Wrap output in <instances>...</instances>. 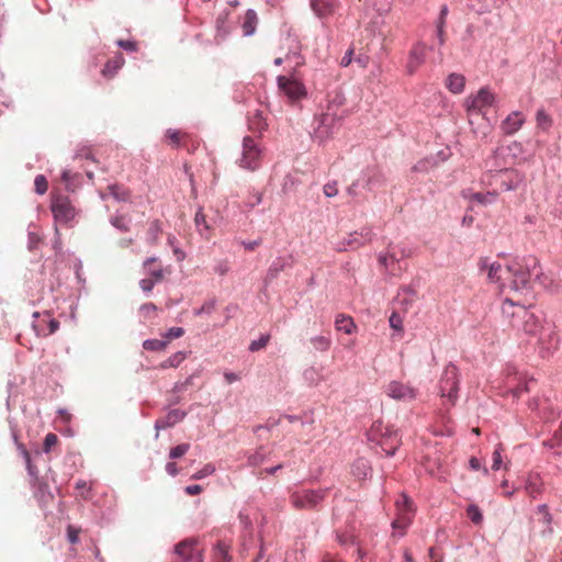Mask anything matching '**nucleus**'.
I'll return each mask as SVG.
<instances>
[{
    "label": "nucleus",
    "instance_id": "nucleus-14",
    "mask_svg": "<svg viewBox=\"0 0 562 562\" xmlns=\"http://www.w3.org/2000/svg\"><path fill=\"white\" fill-rule=\"evenodd\" d=\"M385 393L389 397L402 402L413 401L417 395L416 389L400 381H391L385 386Z\"/></svg>",
    "mask_w": 562,
    "mask_h": 562
},
{
    "label": "nucleus",
    "instance_id": "nucleus-63",
    "mask_svg": "<svg viewBox=\"0 0 562 562\" xmlns=\"http://www.w3.org/2000/svg\"><path fill=\"white\" fill-rule=\"evenodd\" d=\"M192 382H193V376H189L184 381H179V382L175 383V385L172 387V392H175V393L183 392L188 389V386H190L192 384Z\"/></svg>",
    "mask_w": 562,
    "mask_h": 562
},
{
    "label": "nucleus",
    "instance_id": "nucleus-56",
    "mask_svg": "<svg viewBox=\"0 0 562 562\" xmlns=\"http://www.w3.org/2000/svg\"><path fill=\"white\" fill-rule=\"evenodd\" d=\"M110 222L115 228H117L121 232H127L130 228L127 222L125 221V217L121 215H115L111 217Z\"/></svg>",
    "mask_w": 562,
    "mask_h": 562
},
{
    "label": "nucleus",
    "instance_id": "nucleus-54",
    "mask_svg": "<svg viewBox=\"0 0 562 562\" xmlns=\"http://www.w3.org/2000/svg\"><path fill=\"white\" fill-rule=\"evenodd\" d=\"M35 192L40 195L44 194L47 191V180L43 175H38L34 180Z\"/></svg>",
    "mask_w": 562,
    "mask_h": 562
},
{
    "label": "nucleus",
    "instance_id": "nucleus-27",
    "mask_svg": "<svg viewBox=\"0 0 562 562\" xmlns=\"http://www.w3.org/2000/svg\"><path fill=\"white\" fill-rule=\"evenodd\" d=\"M371 464L364 458L357 459L352 464V474L359 480H364L369 477L371 475Z\"/></svg>",
    "mask_w": 562,
    "mask_h": 562
},
{
    "label": "nucleus",
    "instance_id": "nucleus-8",
    "mask_svg": "<svg viewBox=\"0 0 562 562\" xmlns=\"http://www.w3.org/2000/svg\"><path fill=\"white\" fill-rule=\"evenodd\" d=\"M512 315V325L529 335H538L543 325L541 317L525 306H518L517 312Z\"/></svg>",
    "mask_w": 562,
    "mask_h": 562
},
{
    "label": "nucleus",
    "instance_id": "nucleus-37",
    "mask_svg": "<svg viewBox=\"0 0 562 562\" xmlns=\"http://www.w3.org/2000/svg\"><path fill=\"white\" fill-rule=\"evenodd\" d=\"M311 344L317 351H327L330 348L331 339L329 336L318 335L311 338Z\"/></svg>",
    "mask_w": 562,
    "mask_h": 562
},
{
    "label": "nucleus",
    "instance_id": "nucleus-46",
    "mask_svg": "<svg viewBox=\"0 0 562 562\" xmlns=\"http://www.w3.org/2000/svg\"><path fill=\"white\" fill-rule=\"evenodd\" d=\"M79 173H74L70 169H64L61 171V180L66 186L67 190H72L75 181L79 178Z\"/></svg>",
    "mask_w": 562,
    "mask_h": 562
},
{
    "label": "nucleus",
    "instance_id": "nucleus-13",
    "mask_svg": "<svg viewBox=\"0 0 562 562\" xmlns=\"http://www.w3.org/2000/svg\"><path fill=\"white\" fill-rule=\"evenodd\" d=\"M396 508L398 512V517L392 522V527L394 529H405L412 521L414 513L413 502L407 495L402 494L401 497L396 501Z\"/></svg>",
    "mask_w": 562,
    "mask_h": 562
},
{
    "label": "nucleus",
    "instance_id": "nucleus-49",
    "mask_svg": "<svg viewBox=\"0 0 562 562\" xmlns=\"http://www.w3.org/2000/svg\"><path fill=\"white\" fill-rule=\"evenodd\" d=\"M266 459V452L262 447H260L255 453H252L248 458V464L252 467L260 465Z\"/></svg>",
    "mask_w": 562,
    "mask_h": 562
},
{
    "label": "nucleus",
    "instance_id": "nucleus-60",
    "mask_svg": "<svg viewBox=\"0 0 562 562\" xmlns=\"http://www.w3.org/2000/svg\"><path fill=\"white\" fill-rule=\"evenodd\" d=\"M533 382V379H530L529 381H525L524 383H519L516 387L510 390V393L513 394V397L518 398L522 392L529 391V384Z\"/></svg>",
    "mask_w": 562,
    "mask_h": 562
},
{
    "label": "nucleus",
    "instance_id": "nucleus-9",
    "mask_svg": "<svg viewBox=\"0 0 562 562\" xmlns=\"http://www.w3.org/2000/svg\"><path fill=\"white\" fill-rule=\"evenodd\" d=\"M261 148L256 139L250 136L243 138L241 157L238 159V166L246 170H256L260 166Z\"/></svg>",
    "mask_w": 562,
    "mask_h": 562
},
{
    "label": "nucleus",
    "instance_id": "nucleus-44",
    "mask_svg": "<svg viewBox=\"0 0 562 562\" xmlns=\"http://www.w3.org/2000/svg\"><path fill=\"white\" fill-rule=\"evenodd\" d=\"M143 347L148 351H161L167 347V340L146 339L143 342Z\"/></svg>",
    "mask_w": 562,
    "mask_h": 562
},
{
    "label": "nucleus",
    "instance_id": "nucleus-4",
    "mask_svg": "<svg viewBox=\"0 0 562 562\" xmlns=\"http://www.w3.org/2000/svg\"><path fill=\"white\" fill-rule=\"evenodd\" d=\"M344 116V111H333V105L327 106L326 111L315 119L313 136L321 143L328 139L338 128Z\"/></svg>",
    "mask_w": 562,
    "mask_h": 562
},
{
    "label": "nucleus",
    "instance_id": "nucleus-7",
    "mask_svg": "<svg viewBox=\"0 0 562 562\" xmlns=\"http://www.w3.org/2000/svg\"><path fill=\"white\" fill-rule=\"evenodd\" d=\"M373 232L370 227H363L348 234L347 237L333 244V249L337 252L355 251L364 245L371 243Z\"/></svg>",
    "mask_w": 562,
    "mask_h": 562
},
{
    "label": "nucleus",
    "instance_id": "nucleus-32",
    "mask_svg": "<svg viewBox=\"0 0 562 562\" xmlns=\"http://www.w3.org/2000/svg\"><path fill=\"white\" fill-rule=\"evenodd\" d=\"M257 14L252 9H248L243 22V32L245 36H251L256 31Z\"/></svg>",
    "mask_w": 562,
    "mask_h": 562
},
{
    "label": "nucleus",
    "instance_id": "nucleus-20",
    "mask_svg": "<svg viewBox=\"0 0 562 562\" xmlns=\"http://www.w3.org/2000/svg\"><path fill=\"white\" fill-rule=\"evenodd\" d=\"M292 266V257H277L269 266L266 277L263 279V285L267 288L274 279L278 278L279 273L285 268Z\"/></svg>",
    "mask_w": 562,
    "mask_h": 562
},
{
    "label": "nucleus",
    "instance_id": "nucleus-28",
    "mask_svg": "<svg viewBox=\"0 0 562 562\" xmlns=\"http://www.w3.org/2000/svg\"><path fill=\"white\" fill-rule=\"evenodd\" d=\"M335 328L347 335H351L356 329V324L350 316L338 314L335 319Z\"/></svg>",
    "mask_w": 562,
    "mask_h": 562
},
{
    "label": "nucleus",
    "instance_id": "nucleus-21",
    "mask_svg": "<svg viewBox=\"0 0 562 562\" xmlns=\"http://www.w3.org/2000/svg\"><path fill=\"white\" fill-rule=\"evenodd\" d=\"M525 121L526 117L522 112L514 111L502 121L501 130L505 135H514L520 130Z\"/></svg>",
    "mask_w": 562,
    "mask_h": 562
},
{
    "label": "nucleus",
    "instance_id": "nucleus-3",
    "mask_svg": "<svg viewBox=\"0 0 562 562\" xmlns=\"http://www.w3.org/2000/svg\"><path fill=\"white\" fill-rule=\"evenodd\" d=\"M524 179V175L518 170L505 168L494 172L488 170L483 178V182L502 191H514L519 188Z\"/></svg>",
    "mask_w": 562,
    "mask_h": 562
},
{
    "label": "nucleus",
    "instance_id": "nucleus-58",
    "mask_svg": "<svg viewBox=\"0 0 562 562\" xmlns=\"http://www.w3.org/2000/svg\"><path fill=\"white\" fill-rule=\"evenodd\" d=\"M285 60L286 61H293L294 63V67H300L305 61L304 57L299 53V50L289 52L285 55Z\"/></svg>",
    "mask_w": 562,
    "mask_h": 562
},
{
    "label": "nucleus",
    "instance_id": "nucleus-55",
    "mask_svg": "<svg viewBox=\"0 0 562 562\" xmlns=\"http://www.w3.org/2000/svg\"><path fill=\"white\" fill-rule=\"evenodd\" d=\"M391 328L402 331L403 330V318L397 312H393L389 318Z\"/></svg>",
    "mask_w": 562,
    "mask_h": 562
},
{
    "label": "nucleus",
    "instance_id": "nucleus-26",
    "mask_svg": "<svg viewBox=\"0 0 562 562\" xmlns=\"http://www.w3.org/2000/svg\"><path fill=\"white\" fill-rule=\"evenodd\" d=\"M464 86L465 78L463 75L458 72H451L446 80L447 89L454 94L463 92Z\"/></svg>",
    "mask_w": 562,
    "mask_h": 562
},
{
    "label": "nucleus",
    "instance_id": "nucleus-64",
    "mask_svg": "<svg viewBox=\"0 0 562 562\" xmlns=\"http://www.w3.org/2000/svg\"><path fill=\"white\" fill-rule=\"evenodd\" d=\"M323 191L327 198L336 196L338 194L337 183L335 181L326 183Z\"/></svg>",
    "mask_w": 562,
    "mask_h": 562
},
{
    "label": "nucleus",
    "instance_id": "nucleus-16",
    "mask_svg": "<svg viewBox=\"0 0 562 562\" xmlns=\"http://www.w3.org/2000/svg\"><path fill=\"white\" fill-rule=\"evenodd\" d=\"M175 552L184 561V562H202L201 551L196 547V541L193 539H187L179 542L175 547Z\"/></svg>",
    "mask_w": 562,
    "mask_h": 562
},
{
    "label": "nucleus",
    "instance_id": "nucleus-43",
    "mask_svg": "<svg viewBox=\"0 0 562 562\" xmlns=\"http://www.w3.org/2000/svg\"><path fill=\"white\" fill-rule=\"evenodd\" d=\"M217 305V301L215 297H212L203 303V305L199 308L193 310V314L195 316H201L203 314H212Z\"/></svg>",
    "mask_w": 562,
    "mask_h": 562
},
{
    "label": "nucleus",
    "instance_id": "nucleus-11",
    "mask_svg": "<svg viewBox=\"0 0 562 562\" xmlns=\"http://www.w3.org/2000/svg\"><path fill=\"white\" fill-rule=\"evenodd\" d=\"M50 209L55 221L67 224L76 216V209L66 195H56L52 199Z\"/></svg>",
    "mask_w": 562,
    "mask_h": 562
},
{
    "label": "nucleus",
    "instance_id": "nucleus-23",
    "mask_svg": "<svg viewBox=\"0 0 562 562\" xmlns=\"http://www.w3.org/2000/svg\"><path fill=\"white\" fill-rule=\"evenodd\" d=\"M554 328V324L544 322L537 335L539 342L543 346H547V349L555 348L559 344V336Z\"/></svg>",
    "mask_w": 562,
    "mask_h": 562
},
{
    "label": "nucleus",
    "instance_id": "nucleus-15",
    "mask_svg": "<svg viewBox=\"0 0 562 562\" xmlns=\"http://www.w3.org/2000/svg\"><path fill=\"white\" fill-rule=\"evenodd\" d=\"M427 46L424 42H416L408 53V59L406 64V71L408 75H414L417 69L425 63L427 55Z\"/></svg>",
    "mask_w": 562,
    "mask_h": 562
},
{
    "label": "nucleus",
    "instance_id": "nucleus-47",
    "mask_svg": "<svg viewBox=\"0 0 562 562\" xmlns=\"http://www.w3.org/2000/svg\"><path fill=\"white\" fill-rule=\"evenodd\" d=\"M161 233V224L159 221H154L150 223L147 235L148 240L151 244H155L158 239L159 234Z\"/></svg>",
    "mask_w": 562,
    "mask_h": 562
},
{
    "label": "nucleus",
    "instance_id": "nucleus-62",
    "mask_svg": "<svg viewBox=\"0 0 562 562\" xmlns=\"http://www.w3.org/2000/svg\"><path fill=\"white\" fill-rule=\"evenodd\" d=\"M231 266L227 260H218L214 266V272L218 276H225L229 272Z\"/></svg>",
    "mask_w": 562,
    "mask_h": 562
},
{
    "label": "nucleus",
    "instance_id": "nucleus-36",
    "mask_svg": "<svg viewBox=\"0 0 562 562\" xmlns=\"http://www.w3.org/2000/svg\"><path fill=\"white\" fill-rule=\"evenodd\" d=\"M194 224H195V227L199 232V234L201 236H205V232H207L210 229V225L207 224L206 222V217L203 213V207L200 206L195 213V216H194Z\"/></svg>",
    "mask_w": 562,
    "mask_h": 562
},
{
    "label": "nucleus",
    "instance_id": "nucleus-35",
    "mask_svg": "<svg viewBox=\"0 0 562 562\" xmlns=\"http://www.w3.org/2000/svg\"><path fill=\"white\" fill-rule=\"evenodd\" d=\"M497 192L496 190H493V191H487V192H475L473 194L470 195V199L472 201H475L482 205H488V204H492L496 201V198H497Z\"/></svg>",
    "mask_w": 562,
    "mask_h": 562
},
{
    "label": "nucleus",
    "instance_id": "nucleus-12",
    "mask_svg": "<svg viewBox=\"0 0 562 562\" xmlns=\"http://www.w3.org/2000/svg\"><path fill=\"white\" fill-rule=\"evenodd\" d=\"M495 102V94L488 88H481L476 94H471L465 99L464 105L469 113L481 112L483 109L492 106Z\"/></svg>",
    "mask_w": 562,
    "mask_h": 562
},
{
    "label": "nucleus",
    "instance_id": "nucleus-24",
    "mask_svg": "<svg viewBox=\"0 0 562 562\" xmlns=\"http://www.w3.org/2000/svg\"><path fill=\"white\" fill-rule=\"evenodd\" d=\"M32 485L34 488V496L37 498L41 506L47 505V503L53 499L54 496L46 482L40 479L32 482Z\"/></svg>",
    "mask_w": 562,
    "mask_h": 562
},
{
    "label": "nucleus",
    "instance_id": "nucleus-34",
    "mask_svg": "<svg viewBox=\"0 0 562 562\" xmlns=\"http://www.w3.org/2000/svg\"><path fill=\"white\" fill-rule=\"evenodd\" d=\"M19 451L21 452V454L25 461L26 470H27L29 475L32 477V482L40 480L38 471H37L36 467L32 463L30 452L26 450V448L23 445H19Z\"/></svg>",
    "mask_w": 562,
    "mask_h": 562
},
{
    "label": "nucleus",
    "instance_id": "nucleus-50",
    "mask_svg": "<svg viewBox=\"0 0 562 562\" xmlns=\"http://www.w3.org/2000/svg\"><path fill=\"white\" fill-rule=\"evenodd\" d=\"M378 260H379V263L384 267V268H389L390 263L392 262H395V261H398V258L395 256L394 252H381L379 254L378 256Z\"/></svg>",
    "mask_w": 562,
    "mask_h": 562
},
{
    "label": "nucleus",
    "instance_id": "nucleus-1",
    "mask_svg": "<svg viewBox=\"0 0 562 562\" xmlns=\"http://www.w3.org/2000/svg\"><path fill=\"white\" fill-rule=\"evenodd\" d=\"M537 268H539V262L535 257L515 258L505 266L506 281L502 283V289L529 293Z\"/></svg>",
    "mask_w": 562,
    "mask_h": 562
},
{
    "label": "nucleus",
    "instance_id": "nucleus-33",
    "mask_svg": "<svg viewBox=\"0 0 562 562\" xmlns=\"http://www.w3.org/2000/svg\"><path fill=\"white\" fill-rule=\"evenodd\" d=\"M124 65V58L121 54H117L114 58L108 60L102 69L103 76H113Z\"/></svg>",
    "mask_w": 562,
    "mask_h": 562
},
{
    "label": "nucleus",
    "instance_id": "nucleus-57",
    "mask_svg": "<svg viewBox=\"0 0 562 562\" xmlns=\"http://www.w3.org/2000/svg\"><path fill=\"white\" fill-rule=\"evenodd\" d=\"M116 45L125 52L134 53L137 50V43L130 40H117Z\"/></svg>",
    "mask_w": 562,
    "mask_h": 562
},
{
    "label": "nucleus",
    "instance_id": "nucleus-25",
    "mask_svg": "<svg viewBox=\"0 0 562 562\" xmlns=\"http://www.w3.org/2000/svg\"><path fill=\"white\" fill-rule=\"evenodd\" d=\"M415 296L416 292L414 289L411 286H404L397 292L394 303L403 310H407L414 303Z\"/></svg>",
    "mask_w": 562,
    "mask_h": 562
},
{
    "label": "nucleus",
    "instance_id": "nucleus-5",
    "mask_svg": "<svg viewBox=\"0 0 562 562\" xmlns=\"http://www.w3.org/2000/svg\"><path fill=\"white\" fill-rule=\"evenodd\" d=\"M459 391V370L458 368L449 363L440 378L439 392L442 398H445L443 405L449 407L453 406L458 400Z\"/></svg>",
    "mask_w": 562,
    "mask_h": 562
},
{
    "label": "nucleus",
    "instance_id": "nucleus-29",
    "mask_svg": "<svg viewBox=\"0 0 562 562\" xmlns=\"http://www.w3.org/2000/svg\"><path fill=\"white\" fill-rule=\"evenodd\" d=\"M157 260V257H149L143 262V267L146 273L150 277L149 279H153L156 283H159L164 279V269L160 266L155 268L150 267V265Z\"/></svg>",
    "mask_w": 562,
    "mask_h": 562
},
{
    "label": "nucleus",
    "instance_id": "nucleus-2",
    "mask_svg": "<svg viewBox=\"0 0 562 562\" xmlns=\"http://www.w3.org/2000/svg\"><path fill=\"white\" fill-rule=\"evenodd\" d=\"M367 437L370 442H374L379 446L386 457H393L401 446L398 430L393 426L384 425L381 420H376L372 424L367 432Z\"/></svg>",
    "mask_w": 562,
    "mask_h": 562
},
{
    "label": "nucleus",
    "instance_id": "nucleus-52",
    "mask_svg": "<svg viewBox=\"0 0 562 562\" xmlns=\"http://www.w3.org/2000/svg\"><path fill=\"white\" fill-rule=\"evenodd\" d=\"M270 336L269 335H262L258 339L252 340L249 345V350L255 352L259 351L260 349L265 348L267 344L269 342Z\"/></svg>",
    "mask_w": 562,
    "mask_h": 562
},
{
    "label": "nucleus",
    "instance_id": "nucleus-59",
    "mask_svg": "<svg viewBox=\"0 0 562 562\" xmlns=\"http://www.w3.org/2000/svg\"><path fill=\"white\" fill-rule=\"evenodd\" d=\"M519 305H516L513 300L510 299H506L503 303V306H502V311H503V314L508 316V317H512L513 318V313L517 312V307Z\"/></svg>",
    "mask_w": 562,
    "mask_h": 562
},
{
    "label": "nucleus",
    "instance_id": "nucleus-61",
    "mask_svg": "<svg viewBox=\"0 0 562 562\" xmlns=\"http://www.w3.org/2000/svg\"><path fill=\"white\" fill-rule=\"evenodd\" d=\"M502 462H503V459H502V445L499 443L494 452H493V464H492V470L494 471H497L501 469V465H502Z\"/></svg>",
    "mask_w": 562,
    "mask_h": 562
},
{
    "label": "nucleus",
    "instance_id": "nucleus-31",
    "mask_svg": "<svg viewBox=\"0 0 562 562\" xmlns=\"http://www.w3.org/2000/svg\"><path fill=\"white\" fill-rule=\"evenodd\" d=\"M267 126L268 124L262 116V112L259 110H256L254 115L248 119V127L251 132L261 134Z\"/></svg>",
    "mask_w": 562,
    "mask_h": 562
},
{
    "label": "nucleus",
    "instance_id": "nucleus-17",
    "mask_svg": "<svg viewBox=\"0 0 562 562\" xmlns=\"http://www.w3.org/2000/svg\"><path fill=\"white\" fill-rule=\"evenodd\" d=\"M480 271H487V278L491 282L498 283L502 288V283L506 281V273L504 272L505 267L497 262H490L488 258H481L479 261Z\"/></svg>",
    "mask_w": 562,
    "mask_h": 562
},
{
    "label": "nucleus",
    "instance_id": "nucleus-18",
    "mask_svg": "<svg viewBox=\"0 0 562 562\" xmlns=\"http://www.w3.org/2000/svg\"><path fill=\"white\" fill-rule=\"evenodd\" d=\"M360 180L362 186L369 191L373 190L374 188L383 187L386 182L383 172L374 167H369L363 170Z\"/></svg>",
    "mask_w": 562,
    "mask_h": 562
},
{
    "label": "nucleus",
    "instance_id": "nucleus-48",
    "mask_svg": "<svg viewBox=\"0 0 562 562\" xmlns=\"http://www.w3.org/2000/svg\"><path fill=\"white\" fill-rule=\"evenodd\" d=\"M373 7L380 15H384L390 12L392 0H373Z\"/></svg>",
    "mask_w": 562,
    "mask_h": 562
},
{
    "label": "nucleus",
    "instance_id": "nucleus-6",
    "mask_svg": "<svg viewBox=\"0 0 562 562\" xmlns=\"http://www.w3.org/2000/svg\"><path fill=\"white\" fill-rule=\"evenodd\" d=\"M329 487L317 490H301L290 496L291 504L297 509H315L326 498Z\"/></svg>",
    "mask_w": 562,
    "mask_h": 562
},
{
    "label": "nucleus",
    "instance_id": "nucleus-42",
    "mask_svg": "<svg viewBox=\"0 0 562 562\" xmlns=\"http://www.w3.org/2000/svg\"><path fill=\"white\" fill-rule=\"evenodd\" d=\"M214 557L216 562H231L228 547L224 542H217L214 549Z\"/></svg>",
    "mask_w": 562,
    "mask_h": 562
},
{
    "label": "nucleus",
    "instance_id": "nucleus-51",
    "mask_svg": "<svg viewBox=\"0 0 562 562\" xmlns=\"http://www.w3.org/2000/svg\"><path fill=\"white\" fill-rule=\"evenodd\" d=\"M190 449L189 443H180L173 448L170 449L169 458L170 459H178L184 456Z\"/></svg>",
    "mask_w": 562,
    "mask_h": 562
},
{
    "label": "nucleus",
    "instance_id": "nucleus-22",
    "mask_svg": "<svg viewBox=\"0 0 562 562\" xmlns=\"http://www.w3.org/2000/svg\"><path fill=\"white\" fill-rule=\"evenodd\" d=\"M303 379L310 386H317L327 381L328 373L324 366H311L303 371Z\"/></svg>",
    "mask_w": 562,
    "mask_h": 562
},
{
    "label": "nucleus",
    "instance_id": "nucleus-30",
    "mask_svg": "<svg viewBox=\"0 0 562 562\" xmlns=\"http://www.w3.org/2000/svg\"><path fill=\"white\" fill-rule=\"evenodd\" d=\"M533 279L535 282H538L543 289L550 292H557L559 289V284L555 282V280L550 276L542 273L540 267L537 268Z\"/></svg>",
    "mask_w": 562,
    "mask_h": 562
},
{
    "label": "nucleus",
    "instance_id": "nucleus-41",
    "mask_svg": "<svg viewBox=\"0 0 562 562\" xmlns=\"http://www.w3.org/2000/svg\"><path fill=\"white\" fill-rule=\"evenodd\" d=\"M108 189L110 195H112L119 202L127 201L130 198L128 191L119 184H111Z\"/></svg>",
    "mask_w": 562,
    "mask_h": 562
},
{
    "label": "nucleus",
    "instance_id": "nucleus-45",
    "mask_svg": "<svg viewBox=\"0 0 562 562\" xmlns=\"http://www.w3.org/2000/svg\"><path fill=\"white\" fill-rule=\"evenodd\" d=\"M467 514L470 520L475 525H480L483 521V514L479 506L474 504L468 506Z\"/></svg>",
    "mask_w": 562,
    "mask_h": 562
},
{
    "label": "nucleus",
    "instance_id": "nucleus-38",
    "mask_svg": "<svg viewBox=\"0 0 562 562\" xmlns=\"http://www.w3.org/2000/svg\"><path fill=\"white\" fill-rule=\"evenodd\" d=\"M187 357L183 351H177L160 363L161 369L177 368Z\"/></svg>",
    "mask_w": 562,
    "mask_h": 562
},
{
    "label": "nucleus",
    "instance_id": "nucleus-39",
    "mask_svg": "<svg viewBox=\"0 0 562 562\" xmlns=\"http://www.w3.org/2000/svg\"><path fill=\"white\" fill-rule=\"evenodd\" d=\"M538 513L541 515V518H539V522L542 524V526L544 527V529L542 530L543 533H546L547 531L548 532H551L552 529L550 527L551 525V520H552V517L548 510V507L546 504H541L538 506Z\"/></svg>",
    "mask_w": 562,
    "mask_h": 562
},
{
    "label": "nucleus",
    "instance_id": "nucleus-10",
    "mask_svg": "<svg viewBox=\"0 0 562 562\" xmlns=\"http://www.w3.org/2000/svg\"><path fill=\"white\" fill-rule=\"evenodd\" d=\"M277 86L291 101H299L307 93L305 86L294 77V72L291 76H278Z\"/></svg>",
    "mask_w": 562,
    "mask_h": 562
},
{
    "label": "nucleus",
    "instance_id": "nucleus-19",
    "mask_svg": "<svg viewBox=\"0 0 562 562\" xmlns=\"http://www.w3.org/2000/svg\"><path fill=\"white\" fill-rule=\"evenodd\" d=\"M186 416L187 412L184 411L177 408L170 409L165 417L159 418L155 422V438L157 439L159 437L160 430L175 426L176 424L182 422L186 418Z\"/></svg>",
    "mask_w": 562,
    "mask_h": 562
},
{
    "label": "nucleus",
    "instance_id": "nucleus-53",
    "mask_svg": "<svg viewBox=\"0 0 562 562\" xmlns=\"http://www.w3.org/2000/svg\"><path fill=\"white\" fill-rule=\"evenodd\" d=\"M215 472V467L212 463L205 464L201 470L192 475L193 480H202Z\"/></svg>",
    "mask_w": 562,
    "mask_h": 562
},
{
    "label": "nucleus",
    "instance_id": "nucleus-40",
    "mask_svg": "<svg viewBox=\"0 0 562 562\" xmlns=\"http://www.w3.org/2000/svg\"><path fill=\"white\" fill-rule=\"evenodd\" d=\"M59 328V322L55 318L48 319V330L45 331V329L42 327L41 324H33V329L35 330L37 336H47L50 334H54Z\"/></svg>",
    "mask_w": 562,
    "mask_h": 562
}]
</instances>
